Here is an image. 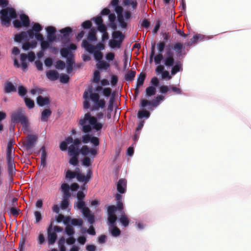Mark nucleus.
<instances>
[{
    "mask_svg": "<svg viewBox=\"0 0 251 251\" xmlns=\"http://www.w3.org/2000/svg\"><path fill=\"white\" fill-rule=\"evenodd\" d=\"M59 78L60 82L63 84L67 83L69 80V76L66 74H61L59 75Z\"/></svg>",
    "mask_w": 251,
    "mask_h": 251,
    "instance_id": "53",
    "label": "nucleus"
},
{
    "mask_svg": "<svg viewBox=\"0 0 251 251\" xmlns=\"http://www.w3.org/2000/svg\"><path fill=\"white\" fill-rule=\"evenodd\" d=\"M120 0H112L109 4V6L113 8L115 14L111 13L108 16L109 24L107 26L113 30L116 31L117 29V23L119 28L123 30H126L128 23L132 18V13L128 10H125L124 8L120 5Z\"/></svg>",
    "mask_w": 251,
    "mask_h": 251,
    "instance_id": "1",
    "label": "nucleus"
},
{
    "mask_svg": "<svg viewBox=\"0 0 251 251\" xmlns=\"http://www.w3.org/2000/svg\"><path fill=\"white\" fill-rule=\"evenodd\" d=\"M156 89L153 88L152 86H148L145 90V95L147 98H149L150 97L154 96L156 94Z\"/></svg>",
    "mask_w": 251,
    "mask_h": 251,
    "instance_id": "42",
    "label": "nucleus"
},
{
    "mask_svg": "<svg viewBox=\"0 0 251 251\" xmlns=\"http://www.w3.org/2000/svg\"><path fill=\"white\" fill-rule=\"evenodd\" d=\"M156 47L158 54H162L165 48H167L168 46H166V45L159 42L156 44Z\"/></svg>",
    "mask_w": 251,
    "mask_h": 251,
    "instance_id": "57",
    "label": "nucleus"
},
{
    "mask_svg": "<svg viewBox=\"0 0 251 251\" xmlns=\"http://www.w3.org/2000/svg\"><path fill=\"white\" fill-rule=\"evenodd\" d=\"M55 68L57 70H63L66 68L65 63L61 60H57L55 62Z\"/></svg>",
    "mask_w": 251,
    "mask_h": 251,
    "instance_id": "56",
    "label": "nucleus"
},
{
    "mask_svg": "<svg viewBox=\"0 0 251 251\" xmlns=\"http://www.w3.org/2000/svg\"><path fill=\"white\" fill-rule=\"evenodd\" d=\"M100 64L97 65V68L99 70H107L110 68L109 64L102 60L99 62Z\"/></svg>",
    "mask_w": 251,
    "mask_h": 251,
    "instance_id": "47",
    "label": "nucleus"
},
{
    "mask_svg": "<svg viewBox=\"0 0 251 251\" xmlns=\"http://www.w3.org/2000/svg\"><path fill=\"white\" fill-rule=\"evenodd\" d=\"M68 194L63 193L62 200L60 207L62 210L66 209L69 205L68 199L70 198Z\"/></svg>",
    "mask_w": 251,
    "mask_h": 251,
    "instance_id": "33",
    "label": "nucleus"
},
{
    "mask_svg": "<svg viewBox=\"0 0 251 251\" xmlns=\"http://www.w3.org/2000/svg\"><path fill=\"white\" fill-rule=\"evenodd\" d=\"M83 220L82 219H76L73 218L72 220L71 226H78L80 228L82 227L83 225Z\"/></svg>",
    "mask_w": 251,
    "mask_h": 251,
    "instance_id": "50",
    "label": "nucleus"
},
{
    "mask_svg": "<svg viewBox=\"0 0 251 251\" xmlns=\"http://www.w3.org/2000/svg\"><path fill=\"white\" fill-rule=\"evenodd\" d=\"M120 213L121 215L119 216V218H118V221L123 227H126L128 226L130 221L126 215L125 211H122V212Z\"/></svg>",
    "mask_w": 251,
    "mask_h": 251,
    "instance_id": "26",
    "label": "nucleus"
},
{
    "mask_svg": "<svg viewBox=\"0 0 251 251\" xmlns=\"http://www.w3.org/2000/svg\"><path fill=\"white\" fill-rule=\"evenodd\" d=\"M102 53L101 52H100L99 51L97 50L93 54V57L94 58V59L98 62H100V61L102 60Z\"/></svg>",
    "mask_w": 251,
    "mask_h": 251,
    "instance_id": "63",
    "label": "nucleus"
},
{
    "mask_svg": "<svg viewBox=\"0 0 251 251\" xmlns=\"http://www.w3.org/2000/svg\"><path fill=\"white\" fill-rule=\"evenodd\" d=\"M24 101L25 105L29 109H33L35 106V103L34 100L31 99L27 97L24 99Z\"/></svg>",
    "mask_w": 251,
    "mask_h": 251,
    "instance_id": "49",
    "label": "nucleus"
},
{
    "mask_svg": "<svg viewBox=\"0 0 251 251\" xmlns=\"http://www.w3.org/2000/svg\"><path fill=\"white\" fill-rule=\"evenodd\" d=\"M4 91L5 94H10L13 92H15L17 91V86L12 82L7 81L5 83Z\"/></svg>",
    "mask_w": 251,
    "mask_h": 251,
    "instance_id": "27",
    "label": "nucleus"
},
{
    "mask_svg": "<svg viewBox=\"0 0 251 251\" xmlns=\"http://www.w3.org/2000/svg\"><path fill=\"white\" fill-rule=\"evenodd\" d=\"M21 125H22V130L25 133L30 132L28 119L22 122Z\"/></svg>",
    "mask_w": 251,
    "mask_h": 251,
    "instance_id": "61",
    "label": "nucleus"
},
{
    "mask_svg": "<svg viewBox=\"0 0 251 251\" xmlns=\"http://www.w3.org/2000/svg\"><path fill=\"white\" fill-rule=\"evenodd\" d=\"M172 50V48H170V45H169L167 48V50L166 52V56L164 59L165 66H171L172 63L173 62V60H174V54Z\"/></svg>",
    "mask_w": 251,
    "mask_h": 251,
    "instance_id": "22",
    "label": "nucleus"
},
{
    "mask_svg": "<svg viewBox=\"0 0 251 251\" xmlns=\"http://www.w3.org/2000/svg\"><path fill=\"white\" fill-rule=\"evenodd\" d=\"M122 4L123 6H131L133 11L137 9L138 5V3L136 0H123Z\"/></svg>",
    "mask_w": 251,
    "mask_h": 251,
    "instance_id": "37",
    "label": "nucleus"
},
{
    "mask_svg": "<svg viewBox=\"0 0 251 251\" xmlns=\"http://www.w3.org/2000/svg\"><path fill=\"white\" fill-rule=\"evenodd\" d=\"M20 43L22 44V49L25 51L33 49L35 48L37 45V43L34 39L31 40L30 43L28 42V41H24L22 40Z\"/></svg>",
    "mask_w": 251,
    "mask_h": 251,
    "instance_id": "24",
    "label": "nucleus"
},
{
    "mask_svg": "<svg viewBox=\"0 0 251 251\" xmlns=\"http://www.w3.org/2000/svg\"><path fill=\"white\" fill-rule=\"evenodd\" d=\"M11 121L13 124H17L22 122L27 119V118L24 113L20 111H17L11 114Z\"/></svg>",
    "mask_w": 251,
    "mask_h": 251,
    "instance_id": "13",
    "label": "nucleus"
},
{
    "mask_svg": "<svg viewBox=\"0 0 251 251\" xmlns=\"http://www.w3.org/2000/svg\"><path fill=\"white\" fill-rule=\"evenodd\" d=\"M136 72L135 71L130 70L125 74L124 78L128 82H131L134 80L136 75Z\"/></svg>",
    "mask_w": 251,
    "mask_h": 251,
    "instance_id": "41",
    "label": "nucleus"
},
{
    "mask_svg": "<svg viewBox=\"0 0 251 251\" xmlns=\"http://www.w3.org/2000/svg\"><path fill=\"white\" fill-rule=\"evenodd\" d=\"M93 91L92 86L87 90H85L83 95L84 109H90L91 111H98L100 108L103 109L106 106L105 100L100 99L98 94L94 93Z\"/></svg>",
    "mask_w": 251,
    "mask_h": 251,
    "instance_id": "5",
    "label": "nucleus"
},
{
    "mask_svg": "<svg viewBox=\"0 0 251 251\" xmlns=\"http://www.w3.org/2000/svg\"><path fill=\"white\" fill-rule=\"evenodd\" d=\"M201 37H206V35H201V34H196L194 35L193 38L190 39V43L188 44V45L189 46L190 45L196 43L199 40L200 41V38Z\"/></svg>",
    "mask_w": 251,
    "mask_h": 251,
    "instance_id": "52",
    "label": "nucleus"
},
{
    "mask_svg": "<svg viewBox=\"0 0 251 251\" xmlns=\"http://www.w3.org/2000/svg\"><path fill=\"white\" fill-rule=\"evenodd\" d=\"M159 80L157 77L154 76L152 77L150 81V86H152L153 88H156L159 86Z\"/></svg>",
    "mask_w": 251,
    "mask_h": 251,
    "instance_id": "58",
    "label": "nucleus"
},
{
    "mask_svg": "<svg viewBox=\"0 0 251 251\" xmlns=\"http://www.w3.org/2000/svg\"><path fill=\"white\" fill-rule=\"evenodd\" d=\"M18 93L21 98H23L24 99L27 97V90L23 85H20L18 86Z\"/></svg>",
    "mask_w": 251,
    "mask_h": 251,
    "instance_id": "44",
    "label": "nucleus"
},
{
    "mask_svg": "<svg viewBox=\"0 0 251 251\" xmlns=\"http://www.w3.org/2000/svg\"><path fill=\"white\" fill-rule=\"evenodd\" d=\"M72 52L68 51V54H67V56L66 57H63L64 58L66 59V68L67 69V72L68 74H70L73 71V68L75 66V60L73 59V55H72Z\"/></svg>",
    "mask_w": 251,
    "mask_h": 251,
    "instance_id": "18",
    "label": "nucleus"
},
{
    "mask_svg": "<svg viewBox=\"0 0 251 251\" xmlns=\"http://www.w3.org/2000/svg\"><path fill=\"white\" fill-rule=\"evenodd\" d=\"M81 145V139L76 138L75 139L71 136L67 137L65 141L61 142L59 148L61 151H67L70 156L69 163L74 166H79V147Z\"/></svg>",
    "mask_w": 251,
    "mask_h": 251,
    "instance_id": "3",
    "label": "nucleus"
},
{
    "mask_svg": "<svg viewBox=\"0 0 251 251\" xmlns=\"http://www.w3.org/2000/svg\"><path fill=\"white\" fill-rule=\"evenodd\" d=\"M184 49L185 47L180 43H177L172 46V49L175 50L176 52L182 50Z\"/></svg>",
    "mask_w": 251,
    "mask_h": 251,
    "instance_id": "54",
    "label": "nucleus"
},
{
    "mask_svg": "<svg viewBox=\"0 0 251 251\" xmlns=\"http://www.w3.org/2000/svg\"><path fill=\"white\" fill-rule=\"evenodd\" d=\"M108 231L110 235L114 238L120 236L121 234V231L116 226L108 227Z\"/></svg>",
    "mask_w": 251,
    "mask_h": 251,
    "instance_id": "31",
    "label": "nucleus"
},
{
    "mask_svg": "<svg viewBox=\"0 0 251 251\" xmlns=\"http://www.w3.org/2000/svg\"><path fill=\"white\" fill-rule=\"evenodd\" d=\"M92 175L93 172L92 170L89 169L87 171L86 175H85L83 173L77 175L76 179L80 183H84L85 184H87L91 179Z\"/></svg>",
    "mask_w": 251,
    "mask_h": 251,
    "instance_id": "19",
    "label": "nucleus"
},
{
    "mask_svg": "<svg viewBox=\"0 0 251 251\" xmlns=\"http://www.w3.org/2000/svg\"><path fill=\"white\" fill-rule=\"evenodd\" d=\"M165 58L163 54H158L155 55V44H152L151 51L150 55V63H151L153 59H154V62L156 65H160L162 61H163L164 63Z\"/></svg>",
    "mask_w": 251,
    "mask_h": 251,
    "instance_id": "12",
    "label": "nucleus"
},
{
    "mask_svg": "<svg viewBox=\"0 0 251 251\" xmlns=\"http://www.w3.org/2000/svg\"><path fill=\"white\" fill-rule=\"evenodd\" d=\"M19 19V20L17 19V16L14 18L12 22L14 27L18 30L21 28L27 29L30 25L29 17L25 13H22L20 15Z\"/></svg>",
    "mask_w": 251,
    "mask_h": 251,
    "instance_id": "9",
    "label": "nucleus"
},
{
    "mask_svg": "<svg viewBox=\"0 0 251 251\" xmlns=\"http://www.w3.org/2000/svg\"><path fill=\"white\" fill-rule=\"evenodd\" d=\"M64 232L69 237H73L75 234V229L74 227L71 226H66L64 230Z\"/></svg>",
    "mask_w": 251,
    "mask_h": 251,
    "instance_id": "46",
    "label": "nucleus"
},
{
    "mask_svg": "<svg viewBox=\"0 0 251 251\" xmlns=\"http://www.w3.org/2000/svg\"><path fill=\"white\" fill-rule=\"evenodd\" d=\"M151 116L150 111L146 109L139 110L137 113V117L139 120H143V118L148 119Z\"/></svg>",
    "mask_w": 251,
    "mask_h": 251,
    "instance_id": "32",
    "label": "nucleus"
},
{
    "mask_svg": "<svg viewBox=\"0 0 251 251\" xmlns=\"http://www.w3.org/2000/svg\"><path fill=\"white\" fill-rule=\"evenodd\" d=\"M37 139V136L33 134H28L26 137V143H23L22 147L25 148L26 151H29L35 146Z\"/></svg>",
    "mask_w": 251,
    "mask_h": 251,
    "instance_id": "15",
    "label": "nucleus"
},
{
    "mask_svg": "<svg viewBox=\"0 0 251 251\" xmlns=\"http://www.w3.org/2000/svg\"><path fill=\"white\" fill-rule=\"evenodd\" d=\"M118 211L116 209L115 205H109L107 207V216L115 215V213Z\"/></svg>",
    "mask_w": 251,
    "mask_h": 251,
    "instance_id": "55",
    "label": "nucleus"
},
{
    "mask_svg": "<svg viewBox=\"0 0 251 251\" xmlns=\"http://www.w3.org/2000/svg\"><path fill=\"white\" fill-rule=\"evenodd\" d=\"M43 28V26L39 23L32 22L27 30L15 34L14 41L16 43H21L22 40L28 41L32 39H40L43 36L40 33Z\"/></svg>",
    "mask_w": 251,
    "mask_h": 251,
    "instance_id": "6",
    "label": "nucleus"
},
{
    "mask_svg": "<svg viewBox=\"0 0 251 251\" xmlns=\"http://www.w3.org/2000/svg\"><path fill=\"white\" fill-rule=\"evenodd\" d=\"M14 143L15 142L12 139L8 141L6 150V155H12V151H14L13 147Z\"/></svg>",
    "mask_w": 251,
    "mask_h": 251,
    "instance_id": "48",
    "label": "nucleus"
},
{
    "mask_svg": "<svg viewBox=\"0 0 251 251\" xmlns=\"http://www.w3.org/2000/svg\"><path fill=\"white\" fill-rule=\"evenodd\" d=\"M162 24V21H161L160 20H158L156 22L155 26L153 27L152 31L153 35H155L157 33V32L159 30Z\"/></svg>",
    "mask_w": 251,
    "mask_h": 251,
    "instance_id": "60",
    "label": "nucleus"
},
{
    "mask_svg": "<svg viewBox=\"0 0 251 251\" xmlns=\"http://www.w3.org/2000/svg\"><path fill=\"white\" fill-rule=\"evenodd\" d=\"M146 77V74L143 73H141L138 75L136 83V87L140 88L143 85Z\"/></svg>",
    "mask_w": 251,
    "mask_h": 251,
    "instance_id": "38",
    "label": "nucleus"
},
{
    "mask_svg": "<svg viewBox=\"0 0 251 251\" xmlns=\"http://www.w3.org/2000/svg\"><path fill=\"white\" fill-rule=\"evenodd\" d=\"M79 189V185L78 183L75 182L72 183L71 185L68 184L63 183L61 184V189L62 193L68 194L70 197L71 196L72 192L78 191Z\"/></svg>",
    "mask_w": 251,
    "mask_h": 251,
    "instance_id": "11",
    "label": "nucleus"
},
{
    "mask_svg": "<svg viewBox=\"0 0 251 251\" xmlns=\"http://www.w3.org/2000/svg\"><path fill=\"white\" fill-rule=\"evenodd\" d=\"M114 92H113L112 96L111 97V98H110L107 108V111L109 112H112L113 110L114 103L115 102V98L114 97Z\"/></svg>",
    "mask_w": 251,
    "mask_h": 251,
    "instance_id": "45",
    "label": "nucleus"
},
{
    "mask_svg": "<svg viewBox=\"0 0 251 251\" xmlns=\"http://www.w3.org/2000/svg\"><path fill=\"white\" fill-rule=\"evenodd\" d=\"M82 214L84 218L87 220L90 225H93L95 223L96 217L89 209H87V211L83 212Z\"/></svg>",
    "mask_w": 251,
    "mask_h": 251,
    "instance_id": "28",
    "label": "nucleus"
},
{
    "mask_svg": "<svg viewBox=\"0 0 251 251\" xmlns=\"http://www.w3.org/2000/svg\"><path fill=\"white\" fill-rule=\"evenodd\" d=\"M117 221H118V218H116L115 215L108 216L107 224L108 227L116 226Z\"/></svg>",
    "mask_w": 251,
    "mask_h": 251,
    "instance_id": "43",
    "label": "nucleus"
},
{
    "mask_svg": "<svg viewBox=\"0 0 251 251\" xmlns=\"http://www.w3.org/2000/svg\"><path fill=\"white\" fill-rule=\"evenodd\" d=\"M127 181L125 178H120L117 183V190L120 194H124L126 191Z\"/></svg>",
    "mask_w": 251,
    "mask_h": 251,
    "instance_id": "23",
    "label": "nucleus"
},
{
    "mask_svg": "<svg viewBox=\"0 0 251 251\" xmlns=\"http://www.w3.org/2000/svg\"><path fill=\"white\" fill-rule=\"evenodd\" d=\"M17 14L15 10L12 8H9L8 10L7 9H2L0 11V19L2 25H9L10 24L11 20H14Z\"/></svg>",
    "mask_w": 251,
    "mask_h": 251,
    "instance_id": "8",
    "label": "nucleus"
},
{
    "mask_svg": "<svg viewBox=\"0 0 251 251\" xmlns=\"http://www.w3.org/2000/svg\"><path fill=\"white\" fill-rule=\"evenodd\" d=\"M51 111L50 108L44 109L41 114V120L42 122H45L48 121L49 118L51 114Z\"/></svg>",
    "mask_w": 251,
    "mask_h": 251,
    "instance_id": "35",
    "label": "nucleus"
},
{
    "mask_svg": "<svg viewBox=\"0 0 251 251\" xmlns=\"http://www.w3.org/2000/svg\"><path fill=\"white\" fill-rule=\"evenodd\" d=\"M6 162L9 176H12L16 171L15 165L12 155H6Z\"/></svg>",
    "mask_w": 251,
    "mask_h": 251,
    "instance_id": "20",
    "label": "nucleus"
},
{
    "mask_svg": "<svg viewBox=\"0 0 251 251\" xmlns=\"http://www.w3.org/2000/svg\"><path fill=\"white\" fill-rule=\"evenodd\" d=\"M75 206L80 209L82 213L87 211V209H89L86 206L85 202L84 201H78L75 203Z\"/></svg>",
    "mask_w": 251,
    "mask_h": 251,
    "instance_id": "39",
    "label": "nucleus"
},
{
    "mask_svg": "<svg viewBox=\"0 0 251 251\" xmlns=\"http://www.w3.org/2000/svg\"><path fill=\"white\" fill-rule=\"evenodd\" d=\"M80 129L82 132L81 138V143L87 144L91 143L92 145L91 148H89L86 145H84L79 147L80 154L82 156L89 155L91 158L94 159L98 154V147L100 145V139L98 137L94 136L97 135V132L92 129L90 127L86 125H79Z\"/></svg>",
    "mask_w": 251,
    "mask_h": 251,
    "instance_id": "2",
    "label": "nucleus"
},
{
    "mask_svg": "<svg viewBox=\"0 0 251 251\" xmlns=\"http://www.w3.org/2000/svg\"><path fill=\"white\" fill-rule=\"evenodd\" d=\"M83 156L84 157L81 160L82 165L86 167H90L93 163V159L91 158L89 155Z\"/></svg>",
    "mask_w": 251,
    "mask_h": 251,
    "instance_id": "36",
    "label": "nucleus"
},
{
    "mask_svg": "<svg viewBox=\"0 0 251 251\" xmlns=\"http://www.w3.org/2000/svg\"><path fill=\"white\" fill-rule=\"evenodd\" d=\"M104 117V114L100 112L98 113L96 116H93L88 112L85 114L84 117L81 118L79 122V125H86L97 132V135L100 136L103 127V124L99 120Z\"/></svg>",
    "mask_w": 251,
    "mask_h": 251,
    "instance_id": "7",
    "label": "nucleus"
},
{
    "mask_svg": "<svg viewBox=\"0 0 251 251\" xmlns=\"http://www.w3.org/2000/svg\"><path fill=\"white\" fill-rule=\"evenodd\" d=\"M169 32H161V35H162L163 40L162 41H160V43L166 45L168 42L170 41V36L169 35Z\"/></svg>",
    "mask_w": 251,
    "mask_h": 251,
    "instance_id": "59",
    "label": "nucleus"
},
{
    "mask_svg": "<svg viewBox=\"0 0 251 251\" xmlns=\"http://www.w3.org/2000/svg\"><path fill=\"white\" fill-rule=\"evenodd\" d=\"M47 30V38L48 41L54 43L57 41V34H56V28L52 26H47L45 28Z\"/></svg>",
    "mask_w": 251,
    "mask_h": 251,
    "instance_id": "17",
    "label": "nucleus"
},
{
    "mask_svg": "<svg viewBox=\"0 0 251 251\" xmlns=\"http://www.w3.org/2000/svg\"><path fill=\"white\" fill-rule=\"evenodd\" d=\"M159 93L161 94L162 95H166L167 93L170 91L171 90V86L170 85H162L160 86L159 88Z\"/></svg>",
    "mask_w": 251,
    "mask_h": 251,
    "instance_id": "51",
    "label": "nucleus"
},
{
    "mask_svg": "<svg viewBox=\"0 0 251 251\" xmlns=\"http://www.w3.org/2000/svg\"><path fill=\"white\" fill-rule=\"evenodd\" d=\"M166 66L167 67L171 68V74L173 75H175L177 73L182 71L183 70L182 64L179 61H175V60H173V62L171 66Z\"/></svg>",
    "mask_w": 251,
    "mask_h": 251,
    "instance_id": "21",
    "label": "nucleus"
},
{
    "mask_svg": "<svg viewBox=\"0 0 251 251\" xmlns=\"http://www.w3.org/2000/svg\"><path fill=\"white\" fill-rule=\"evenodd\" d=\"M124 34L120 31H116L112 33V39L108 41V45L111 49H119L125 39Z\"/></svg>",
    "mask_w": 251,
    "mask_h": 251,
    "instance_id": "10",
    "label": "nucleus"
},
{
    "mask_svg": "<svg viewBox=\"0 0 251 251\" xmlns=\"http://www.w3.org/2000/svg\"><path fill=\"white\" fill-rule=\"evenodd\" d=\"M21 210L20 209L17 208L16 207H11L9 209V211H8V213L13 215L14 216H17Z\"/></svg>",
    "mask_w": 251,
    "mask_h": 251,
    "instance_id": "62",
    "label": "nucleus"
},
{
    "mask_svg": "<svg viewBox=\"0 0 251 251\" xmlns=\"http://www.w3.org/2000/svg\"><path fill=\"white\" fill-rule=\"evenodd\" d=\"M59 75L58 73L55 70H49L46 72L47 77L52 81L57 80L59 78Z\"/></svg>",
    "mask_w": 251,
    "mask_h": 251,
    "instance_id": "34",
    "label": "nucleus"
},
{
    "mask_svg": "<svg viewBox=\"0 0 251 251\" xmlns=\"http://www.w3.org/2000/svg\"><path fill=\"white\" fill-rule=\"evenodd\" d=\"M76 175L77 174H75L73 171L68 169L65 172V179L67 182H70L74 178H76Z\"/></svg>",
    "mask_w": 251,
    "mask_h": 251,
    "instance_id": "40",
    "label": "nucleus"
},
{
    "mask_svg": "<svg viewBox=\"0 0 251 251\" xmlns=\"http://www.w3.org/2000/svg\"><path fill=\"white\" fill-rule=\"evenodd\" d=\"M95 92H97L98 94L102 95L104 97L107 99L108 98H111L112 95L111 92V89L109 87H102L101 86H96L94 88Z\"/></svg>",
    "mask_w": 251,
    "mask_h": 251,
    "instance_id": "16",
    "label": "nucleus"
},
{
    "mask_svg": "<svg viewBox=\"0 0 251 251\" xmlns=\"http://www.w3.org/2000/svg\"><path fill=\"white\" fill-rule=\"evenodd\" d=\"M47 239L49 245H53L57 240V234L52 229V222L47 228Z\"/></svg>",
    "mask_w": 251,
    "mask_h": 251,
    "instance_id": "14",
    "label": "nucleus"
},
{
    "mask_svg": "<svg viewBox=\"0 0 251 251\" xmlns=\"http://www.w3.org/2000/svg\"><path fill=\"white\" fill-rule=\"evenodd\" d=\"M36 42H39L41 46V49L46 51L47 49H50L51 48V45L53 42L50 41H48L47 39H45L43 35L41 36L40 39H36Z\"/></svg>",
    "mask_w": 251,
    "mask_h": 251,
    "instance_id": "25",
    "label": "nucleus"
},
{
    "mask_svg": "<svg viewBox=\"0 0 251 251\" xmlns=\"http://www.w3.org/2000/svg\"><path fill=\"white\" fill-rule=\"evenodd\" d=\"M59 32L60 33L57 34V40L61 42L60 54L62 57H66L68 51L73 52L77 49L76 45L71 42V38L73 35V29L71 27L67 26L61 29Z\"/></svg>",
    "mask_w": 251,
    "mask_h": 251,
    "instance_id": "4",
    "label": "nucleus"
},
{
    "mask_svg": "<svg viewBox=\"0 0 251 251\" xmlns=\"http://www.w3.org/2000/svg\"><path fill=\"white\" fill-rule=\"evenodd\" d=\"M27 58V55L26 53H22L20 54L21 68L24 72L26 71L28 69V61Z\"/></svg>",
    "mask_w": 251,
    "mask_h": 251,
    "instance_id": "29",
    "label": "nucleus"
},
{
    "mask_svg": "<svg viewBox=\"0 0 251 251\" xmlns=\"http://www.w3.org/2000/svg\"><path fill=\"white\" fill-rule=\"evenodd\" d=\"M36 103L40 107H44L50 103V100L49 97L39 96L36 98Z\"/></svg>",
    "mask_w": 251,
    "mask_h": 251,
    "instance_id": "30",
    "label": "nucleus"
},
{
    "mask_svg": "<svg viewBox=\"0 0 251 251\" xmlns=\"http://www.w3.org/2000/svg\"><path fill=\"white\" fill-rule=\"evenodd\" d=\"M73 219L69 216H64L63 218V223L66 226H71Z\"/></svg>",
    "mask_w": 251,
    "mask_h": 251,
    "instance_id": "64",
    "label": "nucleus"
}]
</instances>
